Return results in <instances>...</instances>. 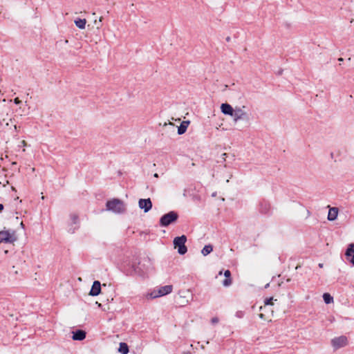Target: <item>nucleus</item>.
Listing matches in <instances>:
<instances>
[{"label":"nucleus","mask_w":354,"mask_h":354,"mask_svg":"<svg viewBox=\"0 0 354 354\" xmlns=\"http://www.w3.org/2000/svg\"><path fill=\"white\" fill-rule=\"evenodd\" d=\"M106 210L113 212L115 214L124 213L126 210L124 203L118 198H113L108 201L106 203Z\"/></svg>","instance_id":"obj_1"},{"label":"nucleus","mask_w":354,"mask_h":354,"mask_svg":"<svg viewBox=\"0 0 354 354\" xmlns=\"http://www.w3.org/2000/svg\"><path fill=\"white\" fill-rule=\"evenodd\" d=\"M17 241V236L14 230L0 231V244L1 243H13Z\"/></svg>","instance_id":"obj_2"},{"label":"nucleus","mask_w":354,"mask_h":354,"mask_svg":"<svg viewBox=\"0 0 354 354\" xmlns=\"http://www.w3.org/2000/svg\"><path fill=\"white\" fill-rule=\"evenodd\" d=\"M186 241L187 237L185 235L177 236L174 239V248H178V252L180 254H185L187 251V248L185 246Z\"/></svg>","instance_id":"obj_3"},{"label":"nucleus","mask_w":354,"mask_h":354,"mask_svg":"<svg viewBox=\"0 0 354 354\" xmlns=\"http://www.w3.org/2000/svg\"><path fill=\"white\" fill-rule=\"evenodd\" d=\"M178 215L174 211H171L167 214H164L160 219V225L162 227H167L171 223L176 221Z\"/></svg>","instance_id":"obj_4"},{"label":"nucleus","mask_w":354,"mask_h":354,"mask_svg":"<svg viewBox=\"0 0 354 354\" xmlns=\"http://www.w3.org/2000/svg\"><path fill=\"white\" fill-rule=\"evenodd\" d=\"M348 343V338L344 335L336 337L331 339V345L334 350L346 346Z\"/></svg>","instance_id":"obj_5"},{"label":"nucleus","mask_w":354,"mask_h":354,"mask_svg":"<svg viewBox=\"0 0 354 354\" xmlns=\"http://www.w3.org/2000/svg\"><path fill=\"white\" fill-rule=\"evenodd\" d=\"M173 286L171 285H167L159 288L158 292L156 291L150 294L151 298H157L159 297L167 295L172 292Z\"/></svg>","instance_id":"obj_6"},{"label":"nucleus","mask_w":354,"mask_h":354,"mask_svg":"<svg viewBox=\"0 0 354 354\" xmlns=\"http://www.w3.org/2000/svg\"><path fill=\"white\" fill-rule=\"evenodd\" d=\"M232 117H233V120L234 122H237L241 120L248 118V113L240 107H236V109L234 110Z\"/></svg>","instance_id":"obj_7"},{"label":"nucleus","mask_w":354,"mask_h":354,"mask_svg":"<svg viewBox=\"0 0 354 354\" xmlns=\"http://www.w3.org/2000/svg\"><path fill=\"white\" fill-rule=\"evenodd\" d=\"M138 206L141 209H143L145 213L148 212L152 207V203L150 198L140 199L138 201Z\"/></svg>","instance_id":"obj_8"},{"label":"nucleus","mask_w":354,"mask_h":354,"mask_svg":"<svg viewBox=\"0 0 354 354\" xmlns=\"http://www.w3.org/2000/svg\"><path fill=\"white\" fill-rule=\"evenodd\" d=\"M101 284L98 281H95L92 285L89 295L91 296H97L100 293Z\"/></svg>","instance_id":"obj_9"},{"label":"nucleus","mask_w":354,"mask_h":354,"mask_svg":"<svg viewBox=\"0 0 354 354\" xmlns=\"http://www.w3.org/2000/svg\"><path fill=\"white\" fill-rule=\"evenodd\" d=\"M346 261L351 263L354 266V244H351L346 252Z\"/></svg>","instance_id":"obj_10"},{"label":"nucleus","mask_w":354,"mask_h":354,"mask_svg":"<svg viewBox=\"0 0 354 354\" xmlns=\"http://www.w3.org/2000/svg\"><path fill=\"white\" fill-rule=\"evenodd\" d=\"M234 110L232 106L227 103H223L221 105V111L224 115L232 116Z\"/></svg>","instance_id":"obj_11"},{"label":"nucleus","mask_w":354,"mask_h":354,"mask_svg":"<svg viewBox=\"0 0 354 354\" xmlns=\"http://www.w3.org/2000/svg\"><path fill=\"white\" fill-rule=\"evenodd\" d=\"M86 337V332L82 330H77L73 332V340H83Z\"/></svg>","instance_id":"obj_12"},{"label":"nucleus","mask_w":354,"mask_h":354,"mask_svg":"<svg viewBox=\"0 0 354 354\" xmlns=\"http://www.w3.org/2000/svg\"><path fill=\"white\" fill-rule=\"evenodd\" d=\"M338 212L337 207H330L328 210V220L330 221H335L337 217Z\"/></svg>","instance_id":"obj_13"},{"label":"nucleus","mask_w":354,"mask_h":354,"mask_svg":"<svg viewBox=\"0 0 354 354\" xmlns=\"http://www.w3.org/2000/svg\"><path fill=\"white\" fill-rule=\"evenodd\" d=\"M189 124V120L183 121L180 125L178 128V133L179 135H182L187 131V129Z\"/></svg>","instance_id":"obj_14"},{"label":"nucleus","mask_w":354,"mask_h":354,"mask_svg":"<svg viewBox=\"0 0 354 354\" xmlns=\"http://www.w3.org/2000/svg\"><path fill=\"white\" fill-rule=\"evenodd\" d=\"M225 279L223 281V285L225 287L230 286L232 284L231 272L229 270H227L224 272Z\"/></svg>","instance_id":"obj_15"},{"label":"nucleus","mask_w":354,"mask_h":354,"mask_svg":"<svg viewBox=\"0 0 354 354\" xmlns=\"http://www.w3.org/2000/svg\"><path fill=\"white\" fill-rule=\"evenodd\" d=\"M118 351L122 354H127L129 353L128 345L124 342L120 343Z\"/></svg>","instance_id":"obj_16"},{"label":"nucleus","mask_w":354,"mask_h":354,"mask_svg":"<svg viewBox=\"0 0 354 354\" xmlns=\"http://www.w3.org/2000/svg\"><path fill=\"white\" fill-rule=\"evenodd\" d=\"M75 24L77 27L80 29H84L86 24V20L85 19H77L75 20Z\"/></svg>","instance_id":"obj_17"},{"label":"nucleus","mask_w":354,"mask_h":354,"mask_svg":"<svg viewBox=\"0 0 354 354\" xmlns=\"http://www.w3.org/2000/svg\"><path fill=\"white\" fill-rule=\"evenodd\" d=\"M213 250V247L212 245H206L203 248L201 253L204 256H207V254H210Z\"/></svg>","instance_id":"obj_18"},{"label":"nucleus","mask_w":354,"mask_h":354,"mask_svg":"<svg viewBox=\"0 0 354 354\" xmlns=\"http://www.w3.org/2000/svg\"><path fill=\"white\" fill-rule=\"evenodd\" d=\"M178 295L180 296V297L183 298V299H186L185 301H189L187 299V297L189 296L190 295V291L189 290H180L178 292Z\"/></svg>","instance_id":"obj_19"},{"label":"nucleus","mask_w":354,"mask_h":354,"mask_svg":"<svg viewBox=\"0 0 354 354\" xmlns=\"http://www.w3.org/2000/svg\"><path fill=\"white\" fill-rule=\"evenodd\" d=\"M323 299L326 304H330L333 301V298L329 293H324L323 295Z\"/></svg>","instance_id":"obj_20"},{"label":"nucleus","mask_w":354,"mask_h":354,"mask_svg":"<svg viewBox=\"0 0 354 354\" xmlns=\"http://www.w3.org/2000/svg\"><path fill=\"white\" fill-rule=\"evenodd\" d=\"M73 224H77L79 223L78 216L75 214H72L70 216Z\"/></svg>","instance_id":"obj_21"},{"label":"nucleus","mask_w":354,"mask_h":354,"mask_svg":"<svg viewBox=\"0 0 354 354\" xmlns=\"http://www.w3.org/2000/svg\"><path fill=\"white\" fill-rule=\"evenodd\" d=\"M272 301H273V297L266 299L264 301L265 306L272 305L273 304Z\"/></svg>","instance_id":"obj_22"},{"label":"nucleus","mask_w":354,"mask_h":354,"mask_svg":"<svg viewBox=\"0 0 354 354\" xmlns=\"http://www.w3.org/2000/svg\"><path fill=\"white\" fill-rule=\"evenodd\" d=\"M14 102L16 104H19L21 103V100L18 97H16L14 99Z\"/></svg>","instance_id":"obj_23"},{"label":"nucleus","mask_w":354,"mask_h":354,"mask_svg":"<svg viewBox=\"0 0 354 354\" xmlns=\"http://www.w3.org/2000/svg\"><path fill=\"white\" fill-rule=\"evenodd\" d=\"M218 319L217 317H214L212 319V323H213V324L218 323Z\"/></svg>","instance_id":"obj_24"},{"label":"nucleus","mask_w":354,"mask_h":354,"mask_svg":"<svg viewBox=\"0 0 354 354\" xmlns=\"http://www.w3.org/2000/svg\"><path fill=\"white\" fill-rule=\"evenodd\" d=\"M21 145L25 147L26 146V142L25 140L21 141Z\"/></svg>","instance_id":"obj_25"},{"label":"nucleus","mask_w":354,"mask_h":354,"mask_svg":"<svg viewBox=\"0 0 354 354\" xmlns=\"http://www.w3.org/2000/svg\"><path fill=\"white\" fill-rule=\"evenodd\" d=\"M259 317L261 319H264V315H263V313L259 314Z\"/></svg>","instance_id":"obj_26"},{"label":"nucleus","mask_w":354,"mask_h":354,"mask_svg":"<svg viewBox=\"0 0 354 354\" xmlns=\"http://www.w3.org/2000/svg\"><path fill=\"white\" fill-rule=\"evenodd\" d=\"M3 209V205L2 204H0V211Z\"/></svg>","instance_id":"obj_27"},{"label":"nucleus","mask_w":354,"mask_h":354,"mask_svg":"<svg viewBox=\"0 0 354 354\" xmlns=\"http://www.w3.org/2000/svg\"><path fill=\"white\" fill-rule=\"evenodd\" d=\"M14 129L16 131H17V126L16 124L14 125Z\"/></svg>","instance_id":"obj_28"},{"label":"nucleus","mask_w":354,"mask_h":354,"mask_svg":"<svg viewBox=\"0 0 354 354\" xmlns=\"http://www.w3.org/2000/svg\"><path fill=\"white\" fill-rule=\"evenodd\" d=\"M20 225L21 226V227L24 228V224L23 223V222H21Z\"/></svg>","instance_id":"obj_29"},{"label":"nucleus","mask_w":354,"mask_h":354,"mask_svg":"<svg viewBox=\"0 0 354 354\" xmlns=\"http://www.w3.org/2000/svg\"><path fill=\"white\" fill-rule=\"evenodd\" d=\"M338 61H339V62H342V61H343V58H341V57H340V58H339V59H338Z\"/></svg>","instance_id":"obj_30"},{"label":"nucleus","mask_w":354,"mask_h":354,"mask_svg":"<svg viewBox=\"0 0 354 354\" xmlns=\"http://www.w3.org/2000/svg\"><path fill=\"white\" fill-rule=\"evenodd\" d=\"M227 156V154H226L225 153H224L223 154V159H224V160H225V156Z\"/></svg>","instance_id":"obj_31"},{"label":"nucleus","mask_w":354,"mask_h":354,"mask_svg":"<svg viewBox=\"0 0 354 354\" xmlns=\"http://www.w3.org/2000/svg\"><path fill=\"white\" fill-rule=\"evenodd\" d=\"M319 268H322V267H323V264H322V263H319Z\"/></svg>","instance_id":"obj_32"},{"label":"nucleus","mask_w":354,"mask_h":354,"mask_svg":"<svg viewBox=\"0 0 354 354\" xmlns=\"http://www.w3.org/2000/svg\"><path fill=\"white\" fill-rule=\"evenodd\" d=\"M102 17H100L99 21L101 22L102 21Z\"/></svg>","instance_id":"obj_33"},{"label":"nucleus","mask_w":354,"mask_h":354,"mask_svg":"<svg viewBox=\"0 0 354 354\" xmlns=\"http://www.w3.org/2000/svg\"><path fill=\"white\" fill-rule=\"evenodd\" d=\"M219 275H221L222 274V271H220L219 273H218Z\"/></svg>","instance_id":"obj_34"},{"label":"nucleus","mask_w":354,"mask_h":354,"mask_svg":"<svg viewBox=\"0 0 354 354\" xmlns=\"http://www.w3.org/2000/svg\"><path fill=\"white\" fill-rule=\"evenodd\" d=\"M154 176H155V177H158V174H154Z\"/></svg>","instance_id":"obj_35"}]
</instances>
